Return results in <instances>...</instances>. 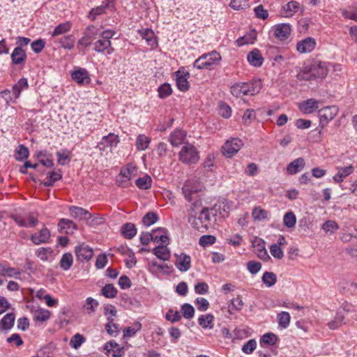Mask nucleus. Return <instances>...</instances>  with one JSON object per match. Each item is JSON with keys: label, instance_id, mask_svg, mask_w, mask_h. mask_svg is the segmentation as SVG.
<instances>
[{"label": "nucleus", "instance_id": "412c9836", "mask_svg": "<svg viewBox=\"0 0 357 357\" xmlns=\"http://www.w3.org/2000/svg\"><path fill=\"white\" fill-rule=\"evenodd\" d=\"M10 58L15 65L24 64L26 59V52L20 47H16L11 53Z\"/></svg>", "mask_w": 357, "mask_h": 357}, {"label": "nucleus", "instance_id": "3c124183", "mask_svg": "<svg viewBox=\"0 0 357 357\" xmlns=\"http://www.w3.org/2000/svg\"><path fill=\"white\" fill-rule=\"evenodd\" d=\"M283 222L284 225L288 228L294 227L296 222V218L295 214L291 211L286 213L283 217Z\"/></svg>", "mask_w": 357, "mask_h": 357}, {"label": "nucleus", "instance_id": "ddd939ff", "mask_svg": "<svg viewBox=\"0 0 357 357\" xmlns=\"http://www.w3.org/2000/svg\"><path fill=\"white\" fill-rule=\"evenodd\" d=\"M72 79L79 85L88 84L91 82V77L85 68H79L71 73Z\"/></svg>", "mask_w": 357, "mask_h": 357}, {"label": "nucleus", "instance_id": "a878e982", "mask_svg": "<svg viewBox=\"0 0 357 357\" xmlns=\"http://www.w3.org/2000/svg\"><path fill=\"white\" fill-rule=\"evenodd\" d=\"M70 213L72 217L79 220H89L91 218V214L89 211L78 206H71Z\"/></svg>", "mask_w": 357, "mask_h": 357}, {"label": "nucleus", "instance_id": "aec40b11", "mask_svg": "<svg viewBox=\"0 0 357 357\" xmlns=\"http://www.w3.org/2000/svg\"><path fill=\"white\" fill-rule=\"evenodd\" d=\"M50 237V232L47 228H43L38 233L31 236V240L35 245L45 243Z\"/></svg>", "mask_w": 357, "mask_h": 357}, {"label": "nucleus", "instance_id": "13d9d810", "mask_svg": "<svg viewBox=\"0 0 357 357\" xmlns=\"http://www.w3.org/2000/svg\"><path fill=\"white\" fill-rule=\"evenodd\" d=\"M98 302L89 297L86 300V304L84 305V308L88 314H92L95 312V309L98 307Z\"/></svg>", "mask_w": 357, "mask_h": 357}, {"label": "nucleus", "instance_id": "7ed1b4c3", "mask_svg": "<svg viewBox=\"0 0 357 357\" xmlns=\"http://www.w3.org/2000/svg\"><path fill=\"white\" fill-rule=\"evenodd\" d=\"M199 158V153L192 144L185 145L179 153V159L184 163H195Z\"/></svg>", "mask_w": 357, "mask_h": 357}, {"label": "nucleus", "instance_id": "a211bd4d", "mask_svg": "<svg viewBox=\"0 0 357 357\" xmlns=\"http://www.w3.org/2000/svg\"><path fill=\"white\" fill-rule=\"evenodd\" d=\"M339 289L342 294H357V282L351 280H344L339 284Z\"/></svg>", "mask_w": 357, "mask_h": 357}, {"label": "nucleus", "instance_id": "603ef678", "mask_svg": "<svg viewBox=\"0 0 357 357\" xmlns=\"http://www.w3.org/2000/svg\"><path fill=\"white\" fill-rule=\"evenodd\" d=\"M215 317L212 314L202 315V328L212 329L214 326Z\"/></svg>", "mask_w": 357, "mask_h": 357}, {"label": "nucleus", "instance_id": "f704fd0d", "mask_svg": "<svg viewBox=\"0 0 357 357\" xmlns=\"http://www.w3.org/2000/svg\"><path fill=\"white\" fill-rule=\"evenodd\" d=\"M153 253L163 261L168 260L170 257L169 250L164 245H160L153 249Z\"/></svg>", "mask_w": 357, "mask_h": 357}, {"label": "nucleus", "instance_id": "6e6d98bb", "mask_svg": "<svg viewBox=\"0 0 357 357\" xmlns=\"http://www.w3.org/2000/svg\"><path fill=\"white\" fill-rule=\"evenodd\" d=\"M183 316L188 319H190L194 317L195 309L192 305L189 303H185L181 305V308Z\"/></svg>", "mask_w": 357, "mask_h": 357}, {"label": "nucleus", "instance_id": "6e6552de", "mask_svg": "<svg viewBox=\"0 0 357 357\" xmlns=\"http://www.w3.org/2000/svg\"><path fill=\"white\" fill-rule=\"evenodd\" d=\"M119 139L118 135H114V133H109L107 136H104L101 141L97 144L96 148L100 150V151L103 152L107 150V148L112 149L114 146H116L119 144Z\"/></svg>", "mask_w": 357, "mask_h": 357}, {"label": "nucleus", "instance_id": "20e7f679", "mask_svg": "<svg viewBox=\"0 0 357 357\" xmlns=\"http://www.w3.org/2000/svg\"><path fill=\"white\" fill-rule=\"evenodd\" d=\"M243 144L239 138H231L226 141L222 147L223 155L227 158H231L235 155L241 149Z\"/></svg>", "mask_w": 357, "mask_h": 357}, {"label": "nucleus", "instance_id": "9d476101", "mask_svg": "<svg viewBox=\"0 0 357 357\" xmlns=\"http://www.w3.org/2000/svg\"><path fill=\"white\" fill-rule=\"evenodd\" d=\"M317 43L314 38L307 37L297 43L296 50L301 54H306L312 52Z\"/></svg>", "mask_w": 357, "mask_h": 357}, {"label": "nucleus", "instance_id": "de8ad7c7", "mask_svg": "<svg viewBox=\"0 0 357 357\" xmlns=\"http://www.w3.org/2000/svg\"><path fill=\"white\" fill-rule=\"evenodd\" d=\"M73 261V255L70 253H65L60 260V266L62 269L67 271L71 267Z\"/></svg>", "mask_w": 357, "mask_h": 357}, {"label": "nucleus", "instance_id": "37998d69", "mask_svg": "<svg viewBox=\"0 0 357 357\" xmlns=\"http://www.w3.org/2000/svg\"><path fill=\"white\" fill-rule=\"evenodd\" d=\"M176 85L179 90L185 91L188 89V82L185 77L181 73L180 71L176 73Z\"/></svg>", "mask_w": 357, "mask_h": 357}, {"label": "nucleus", "instance_id": "bb28decb", "mask_svg": "<svg viewBox=\"0 0 357 357\" xmlns=\"http://www.w3.org/2000/svg\"><path fill=\"white\" fill-rule=\"evenodd\" d=\"M58 227L60 232L64 231L66 234L73 233L74 230L77 229V226L75 222L70 220L64 218L59 220Z\"/></svg>", "mask_w": 357, "mask_h": 357}, {"label": "nucleus", "instance_id": "4468645a", "mask_svg": "<svg viewBox=\"0 0 357 357\" xmlns=\"http://www.w3.org/2000/svg\"><path fill=\"white\" fill-rule=\"evenodd\" d=\"M114 6V2L112 0H105L102 3L100 6L93 8L89 12V17L92 21H94L98 15L104 13L106 9L113 8Z\"/></svg>", "mask_w": 357, "mask_h": 357}, {"label": "nucleus", "instance_id": "cd10ccee", "mask_svg": "<svg viewBox=\"0 0 357 357\" xmlns=\"http://www.w3.org/2000/svg\"><path fill=\"white\" fill-rule=\"evenodd\" d=\"M185 136L184 131L176 130L170 135L169 141L173 146H178L184 142Z\"/></svg>", "mask_w": 357, "mask_h": 357}, {"label": "nucleus", "instance_id": "c03bdc74", "mask_svg": "<svg viewBox=\"0 0 357 357\" xmlns=\"http://www.w3.org/2000/svg\"><path fill=\"white\" fill-rule=\"evenodd\" d=\"M142 328V324L139 321H135L131 326L126 327L123 330V336L130 337L136 334Z\"/></svg>", "mask_w": 357, "mask_h": 357}, {"label": "nucleus", "instance_id": "72a5a7b5", "mask_svg": "<svg viewBox=\"0 0 357 357\" xmlns=\"http://www.w3.org/2000/svg\"><path fill=\"white\" fill-rule=\"evenodd\" d=\"M121 233L128 239L132 238L137 234L135 225L131 222H127L122 225Z\"/></svg>", "mask_w": 357, "mask_h": 357}, {"label": "nucleus", "instance_id": "0eeeda50", "mask_svg": "<svg viewBox=\"0 0 357 357\" xmlns=\"http://www.w3.org/2000/svg\"><path fill=\"white\" fill-rule=\"evenodd\" d=\"M274 36L280 41L287 40L291 35L292 26L289 23H280L273 27Z\"/></svg>", "mask_w": 357, "mask_h": 357}, {"label": "nucleus", "instance_id": "b1692460", "mask_svg": "<svg viewBox=\"0 0 357 357\" xmlns=\"http://www.w3.org/2000/svg\"><path fill=\"white\" fill-rule=\"evenodd\" d=\"M305 165L304 159L303 158H298L287 165V173L289 174H296L304 168Z\"/></svg>", "mask_w": 357, "mask_h": 357}, {"label": "nucleus", "instance_id": "4be33fe9", "mask_svg": "<svg viewBox=\"0 0 357 357\" xmlns=\"http://www.w3.org/2000/svg\"><path fill=\"white\" fill-rule=\"evenodd\" d=\"M318 100L310 98L300 103L299 109L305 114H311L319 108Z\"/></svg>", "mask_w": 357, "mask_h": 357}, {"label": "nucleus", "instance_id": "4c0bfd02", "mask_svg": "<svg viewBox=\"0 0 357 357\" xmlns=\"http://www.w3.org/2000/svg\"><path fill=\"white\" fill-rule=\"evenodd\" d=\"M151 142V138L145 135H139L136 139V148L138 151H145L148 149Z\"/></svg>", "mask_w": 357, "mask_h": 357}, {"label": "nucleus", "instance_id": "58836bf2", "mask_svg": "<svg viewBox=\"0 0 357 357\" xmlns=\"http://www.w3.org/2000/svg\"><path fill=\"white\" fill-rule=\"evenodd\" d=\"M277 320L280 328H287L289 326L291 316L289 312L282 311L278 314Z\"/></svg>", "mask_w": 357, "mask_h": 357}, {"label": "nucleus", "instance_id": "2eb2a0df", "mask_svg": "<svg viewBox=\"0 0 357 357\" xmlns=\"http://www.w3.org/2000/svg\"><path fill=\"white\" fill-rule=\"evenodd\" d=\"M93 50L98 53L106 51V54L108 55L114 52V49L112 47V42L109 40H98L93 43Z\"/></svg>", "mask_w": 357, "mask_h": 357}, {"label": "nucleus", "instance_id": "69168bd1", "mask_svg": "<svg viewBox=\"0 0 357 357\" xmlns=\"http://www.w3.org/2000/svg\"><path fill=\"white\" fill-rule=\"evenodd\" d=\"M243 302L241 298L236 297L231 301V303L229 305V312L231 314V310L239 311L242 309Z\"/></svg>", "mask_w": 357, "mask_h": 357}, {"label": "nucleus", "instance_id": "6ab92c4d", "mask_svg": "<svg viewBox=\"0 0 357 357\" xmlns=\"http://www.w3.org/2000/svg\"><path fill=\"white\" fill-rule=\"evenodd\" d=\"M311 75L315 78H324L328 74V68L324 62H318L310 68Z\"/></svg>", "mask_w": 357, "mask_h": 357}, {"label": "nucleus", "instance_id": "4d7b16f0", "mask_svg": "<svg viewBox=\"0 0 357 357\" xmlns=\"http://www.w3.org/2000/svg\"><path fill=\"white\" fill-rule=\"evenodd\" d=\"M158 91L160 98H166L172 94V89L170 84L165 83L159 86Z\"/></svg>", "mask_w": 357, "mask_h": 357}, {"label": "nucleus", "instance_id": "f03ea898", "mask_svg": "<svg viewBox=\"0 0 357 357\" xmlns=\"http://www.w3.org/2000/svg\"><path fill=\"white\" fill-rule=\"evenodd\" d=\"M182 193L185 199L192 203V207L194 204L197 203V207L201 206V183L199 179H189L186 181L182 187Z\"/></svg>", "mask_w": 357, "mask_h": 357}, {"label": "nucleus", "instance_id": "a18cd8bd", "mask_svg": "<svg viewBox=\"0 0 357 357\" xmlns=\"http://www.w3.org/2000/svg\"><path fill=\"white\" fill-rule=\"evenodd\" d=\"M152 183L151 178L146 175L143 177L139 178L135 181L136 185L142 190H147L151 188Z\"/></svg>", "mask_w": 357, "mask_h": 357}, {"label": "nucleus", "instance_id": "5701e85b", "mask_svg": "<svg viewBox=\"0 0 357 357\" xmlns=\"http://www.w3.org/2000/svg\"><path fill=\"white\" fill-rule=\"evenodd\" d=\"M162 231L164 233L167 232V229L165 228L159 227L153 231V234L146 232L142 233L140 236V242L142 245H148L150 241L158 242V235L155 234L157 232Z\"/></svg>", "mask_w": 357, "mask_h": 357}, {"label": "nucleus", "instance_id": "864d4df0", "mask_svg": "<svg viewBox=\"0 0 357 357\" xmlns=\"http://www.w3.org/2000/svg\"><path fill=\"white\" fill-rule=\"evenodd\" d=\"M56 155L61 165H66L70 161V152L68 150H64L63 152L57 151Z\"/></svg>", "mask_w": 357, "mask_h": 357}, {"label": "nucleus", "instance_id": "8fccbe9b", "mask_svg": "<svg viewBox=\"0 0 357 357\" xmlns=\"http://www.w3.org/2000/svg\"><path fill=\"white\" fill-rule=\"evenodd\" d=\"M50 312L49 310L39 309L33 312V319L37 321H45L50 319Z\"/></svg>", "mask_w": 357, "mask_h": 357}, {"label": "nucleus", "instance_id": "a19ab883", "mask_svg": "<svg viewBox=\"0 0 357 357\" xmlns=\"http://www.w3.org/2000/svg\"><path fill=\"white\" fill-rule=\"evenodd\" d=\"M71 23L69 22H66L64 23L59 24L57 25L51 33V36L52 37H56L59 35H62L66 33L71 29Z\"/></svg>", "mask_w": 357, "mask_h": 357}, {"label": "nucleus", "instance_id": "bf43d9fd", "mask_svg": "<svg viewBox=\"0 0 357 357\" xmlns=\"http://www.w3.org/2000/svg\"><path fill=\"white\" fill-rule=\"evenodd\" d=\"M100 34L98 29L93 25L88 26L84 32V35L91 41Z\"/></svg>", "mask_w": 357, "mask_h": 357}, {"label": "nucleus", "instance_id": "79ce46f5", "mask_svg": "<svg viewBox=\"0 0 357 357\" xmlns=\"http://www.w3.org/2000/svg\"><path fill=\"white\" fill-rule=\"evenodd\" d=\"M21 272L19 269L15 268L7 267L3 264H0V275L8 277H17L20 275Z\"/></svg>", "mask_w": 357, "mask_h": 357}, {"label": "nucleus", "instance_id": "f8f14e48", "mask_svg": "<svg viewBox=\"0 0 357 357\" xmlns=\"http://www.w3.org/2000/svg\"><path fill=\"white\" fill-rule=\"evenodd\" d=\"M254 252L263 261H267L270 257L265 247V242L261 238H256L253 241Z\"/></svg>", "mask_w": 357, "mask_h": 357}, {"label": "nucleus", "instance_id": "e2e57ef3", "mask_svg": "<svg viewBox=\"0 0 357 357\" xmlns=\"http://www.w3.org/2000/svg\"><path fill=\"white\" fill-rule=\"evenodd\" d=\"M257 347V342L254 339L249 340L242 347V351L246 354H252Z\"/></svg>", "mask_w": 357, "mask_h": 357}, {"label": "nucleus", "instance_id": "774afa93", "mask_svg": "<svg viewBox=\"0 0 357 357\" xmlns=\"http://www.w3.org/2000/svg\"><path fill=\"white\" fill-rule=\"evenodd\" d=\"M231 108L229 105L225 102H220V114L225 119H229L231 116Z\"/></svg>", "mask_w": 357, "mask_h": 357}, {"label": "nucleus", "instance_id": "1a4fd4ad", "mask_svg": "<svg viewBox=\"0 0 357 357\" xmlns=\"http://www.w3.org/2000/svg\"><path fill=\"white\" fill-rule=\"evenodd\" d=\"M75 252L77 260L81 261H88L93 255V250L84 243L77 245L75 248Z\"/></svg>", "mask_w": 357, "mask_h": 357}, {"label": "nucleus", "instance_id": "0e129e2a", "mask_svg": "<svg viewBox=\"0 0 357 357\" xmlns=\"http://www.w3.org/2000/svg\"><path fill=\"white\" fill-rule=\"evenodd\" d=\"M215 215L216 213L213 208H202V218L204 217V219L209 222H215L216 220Z\"/></svg>", "mask_w": 357, "mask_h": 357}, {"label": "nucleus", "instance_id": "dca6fc26", "mask_svg": "<svg viewBox=\"0 0 357 357\" xmlns=\"http://www.w3.org/2000/svg\"><path fill=\"white\" fill-rule=\"evenodd\" d=\"M301 5L296 1H290L284 5L281 10V15L285 17H291L300 9Z\"/></svg>", "mask_w": 357, "mask_h": 357}, {"label": "nucleus", "instance_id": "f257e3e1", "mask_svg": "<svg viewBox=\"0 0 357 357\" xmlns=\"http://www.w3.org/2000/svg\"><path fill=\"white\" fill-rule=\"evenodd\" d=\"M262 88L260 79H252L248 82H238L232 85L230 93L232 96L238 98L241 96H255Z\"/></svg>", "mask_w": 357, "mask_h": 357}, {"label": "nucleus", "instance_id": "5fc2aeb1", "mask_svg": "<svg viewBox=\"0 0 357 357\" xmlns=\"http://www.w3.org/2000/svg\"><path fill=\"white\" fill-rule=\"evenodd\" d=\"M61 47L64 49L71 50L74 47L75 38L73 36L68 35L59 40Z\"/></svg>", "mask_w": 357, "mask_h": 357}, {"label": "nucleus", "instance_id": "49530a36", "mask_svg": "<svg viewBox=\"0 0 357 357\" xmlns=\"http://www.w3.org/2000/svg\"><path fill=\"white\" fill-rule=\"evenodd\" d=\"M101 292L106 298H113L116 296L118 291L112 284H107L102 288Z\"/></svg>", "mask_w": 357, "mask_h": 357}, {"label": "nucleus", "instance_id": "09e8293b", "mask_svg": "<svg viewBox=\"0 0 357 357\" xmlns=\"http://www.w3.org/2000/svg\"><path fill=\"white\" fill-rule=\"evenodd\" d=\"M278 340V337L273 333H267L263 335L260 339V344L264 343L267 345H274Z\"/></svg>", "mask_w": 357, "mask_h": 357}, {"label": "nucleus", "instance_id": "c9c22d12", "mask_svg": "<svg viewBox=\"0 0 357 357\" xmlns=\"http://www.w3.org/2000/svg\"><path fill=\"white\" fill-rule=\"evenodd\" d=\"M341 12L344 18L357 21V3H353L347 9H342Z\"/></svg>", "mask_w": 357, "mask_h": 357}, {"label": "nucleus", "instance_id": "9b49d317", "mask_svg": "<svg viewBox=\"0 0 357 357\" xmlns=\"http://www.w3.org/2000/svg\"><path fill=\"white\" fill-rule=\"evenodd\" d=\"M188 222L195 229L199 230V225L201 223V209L197 207V203L194 204V207L191 208L189 213Z\"/></svg>", "mask_w": 357, "mask_h": 357}, {"label": "nucleus", "instance_id": "393cba45", "mask_svg": "<svg viewBox=\"0 0 357 357\" xmlns=\"http://www.w3.org/2000/svg\"><path fill=\"white\" fill-rule=\"evenodd\" d=\"M15 319L14 313L6 314L0 321V331L7 332L10 330L14 326Z\"/></svg>", "mask_w": 357, "mask_h": 357}, {"label": "nucleus", "instance_id": "39448f33", "mask_svg": "<svg viewBox=\"0 0 357 357\" xmlns=\"http://www.w3.org/2000/svg\"><path fill=\"white\" fill-rule=\"evenodd\" d=\"M220 60L221 56L216 51L202 54V68L213 70L218 66Z\"/></svg>", "mask_w": 357, "mask_h": 357}, {"label": "nucleus", "instance_id": "338daca9", "mask_svg": "<svg viewBox=\"0 0 357 357\" xmlns=\"http://www.w3.org/2000/svg\"><path fill=\"white\" fill-rule=\"evenodd\" d=\"M84 342V336L79 333H77L72 337L70 341V345L74 349H78Z\"/></svg>", "mask_w": 357, "mask_h": 357}, {"label": "nucleus", "instance_id": "ea45409f", "mask_svg": "<svg viewBox=\"0 0 357 357\" xmlns=\"http://www.w3.org/2000/svg\"><path fill=\"white\" fill-rule=\"evenodd\" d=\"M261 280L266 287H271L277 282V276L273 272L266 271L261 277Z\"/></svg>", "mask_w": 357, "mask_h": 357}, {"label": "nucleus", "instance_id": "680f3d73", "mask_svg": "<svg viewBox=\"0 0 357 357\" xmlns=\"http://www.w3.org/2000/svg\"><path fill=\"white\" fill-rule=\"evenodd\" d=\"M158 219V215L154 212L147 213L143 218L142 222L146 226H151L157 222Z\"/></svg>", "mask_w": 357, "mask_h": 357}, {"label": "nucleus", "instance_id": "7c9ffc66", "mask_svg": "<svg viewBox=\"0 0 357 357\" xmlns=\"http://www.w3.org/2000/svg\"><path fill=\"white\" fill-rule=\"evenodd\" d=\"M176 266L181 271H186L190 267V257L184 254L176 255Z\"/></svg>", "mask_w": 357, "mask_h": 357}, {"label": "nucleus", "instance_id": "473e14b6", "mask_svg": "<svg viewBox=\"0 0 357 357\" xmlns=\"http://www.w3.org/2000/svg\"><path fill=\"white\" fill-rule=\"evenodd\" d=\"M142 37L146 40L147 44L151 47L155 48L158 45V41L154 32L149 29L140 31Z\"/></svg>", "mask_w": 357, "mask_h": 357}, {"label": "nucleus", "instance_id": "c85d7f7f", "mask_svg": "<svg viewBox=\"0 0 357 357\" xmlns=\"http://www.w3.org/2000/svg\"><path fill=\"white\" fill-rule=\"evenodd\" d=\"M213 208L214 209L215 213L218 212L221 217L225 218L228 216V214L231 211V204L227 200L224 199L219 202L218 204H215Z\"/></svg>", "mask_w": 357, "mask_h": 357}, {"label": "nucleus", "instance_id": "2f4dec72", "mask_svg": "<svg viewBox=\"0 0 357 357\" xmlns=\"http://www.w3.org/2000/svg\"><path fill=\"white\" fill-rule=\"evenodd\" d=\"M257 39V32L252 30L243 36L238 38L236 40V44L238 47H241L247 44H253Z\"/></svg>", "mask_w": 357, "mask_h": 357}, {"label": "nucleus", "instance_id": "e433bc0d", "mask_svg": "<svg viewBox=\"0 0 357 357\" xmlns=\"http://www.w3.org/2000/svg\"><path fill=\"white\" fill-rule=\"evenodd\" d=\"M28 82L26 78L22 77L18 80V82L13 86V93L15 96V98H19L21 91L28 88Z\"/></svg>", "mask_w": 357, "mask_h": 357}, {"label": "nucleus", "instance_id": "423d86ee", "mask_svg": "<svg viewBox=\"0 0 357 357\" xmlns=\"http://www.w3.org/2000/svg\"><path fill=\"white\" fill-rule=\"evenodd\" d=\"M339 111L336 105H331L324 107L319 110L318 114L320 119V123L324 126L326 125L330 121L333 119L337 114Z\"/></svg>", "mask_w": 357, "mask_h": 357}, {"label": "nucleus", "instance_id": "052dcab7", "mask_svg": "<svg viewBox=\"0 0 357 357\" xmlns=\"http://www.w3.org/2000/svg\"><path fill=\"white\" fill-rule=\"evenodd\" d=\"M29 156V149L24 145H20L16 151L15 158L17 160L22 161L26 159Z\"/></svg>", "mask_w": 357, "mask_h": 357}, {"label": "nucleus", "instance_id": "c756f323", "mask_svg": "<svg viewBox=\"0 0 357 357\" xmlns=\"http://www.w3.org/2000/svg\"><path fill=\"white\" fill-rule=\"evenodd\" d=\"M215 159V155L213 153H209L204 164L202 165V168L204 169L205 171H207L208 172H210L208 177L211 178L210 181L213 182L215 178V175L213 172L212 167H213L214 164L213 162Z\"/></svg>", "mask_w": 357, "mask_h": 357}, {"label": "nucleus", "instance_id": "f3484780", "mask_svg": "<svg viewBox=\"0 0 357 357\" xmlns=\"http://www.w3.org/2000/svg\"><path fill=\"white\" fill-rule=\"evenodd\" d=\"M248 63L254 67H261L264 63V57L262 56L259 50L255 48L250 52L247 55Z\"/></svg>", "mask_w": 357, "mask_h": 357}]
</instances>
